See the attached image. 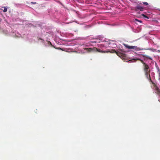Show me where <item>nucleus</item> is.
<instances>
[{"label":"nucleus","mask_w":160,"mask_h":160,"mask_svg":"<svg viewBox=\"0 0 160 160\" xmlns=\"http://www.w3.org/2000/svg\"><path fill=\"white\" fill-rule=\"evenodd\" d=\"M143 69L146 78L148 80L149 82H152L153 84L154 87V90L156 91L155 93L158 94L160 96V90L157 85L153 82L151 79L150 74V70L148 65H145V66H143Z\"/></svg>","instance_id":"nucleus-1"},{"label":"nucleus","mask_w":160,"mask_h":160,"mask_svg":"<svg viewBox=\"0 0 160 160\" xmlns=\"http://www.w3.org/2000/svg\"><path fill=\"white\" fill-rule=\"evenodd\" d=\"M84 50H86L87 52H91L93 51H96L99 52H109L108 51H102L99 49H98L95 47H94L93 48H85Z\"/></svg>","instance_id":"nucleus-2"},{"label":"nucleus","mask_w":160,"mask_h":160,"mask_svg":"<svg viewBox=\"0 0 160 160\" xmlns=\"http://www.w3.org/2000/svg\"><path fill=\"white\" fill-rule=\"evenodd\" d=\"M124 45L125 47L129 49H134L137 51L142 50L144 49L142 48H140L136 46H131L125 44H124Z\"/></svg>","instance_id":"nucleus-3"},{"label":"nucleus","mask_w":160,"mask_h":160,"mask_svg":"<svg viewBox=\"0 0 160 160\" xmlns=\"http://www.w3.org/2000/svg\"><path fill=\"white\" fill-rule=\"evenodd\" d=\"M116 54L121 58H123L124 57H125V54L122 53L118 51H117L116 52Z\"/></svg>","instance_id":"nucleus-4"},{"label":"nucleus","mask_w":160,"mask_h":160,"mask_svg":"<svg viewBox=\"0 0 160 160\" xmlns=\"http://www.w3.org/2000/svg\"><path fill=\"white\" fill-rule=\"evenodd\" d=\"M143 57H144V60H145L146 59H148L150 60H152V58L146 55H143Z\"/></svg>","instance_id":"nucleus-5"},{"label":"nucleus","mask_w":160,"mask_h":160,"mask_svg":"<svg viewBox=\"0 0 160 160\" xmlns=\"http://www.w3.org/2000/svg\"><path fill=\"white\" fill-rule=\"evenodd\" d=\"M136 8L138 10H139L140 11H143L144 9V8L143 7L140 6L139 5L138 6L136 7Z\"/></svg>","instance_id":"nucleus-6"},{"label":"nucleus","mask_w":160,"mask_h":160,"mask_svg":"<svg viewBox=\"0 0 160 160\" xmlns=\"http://www.w3.org/2000/svg\"><path fill=\"white\" fill-rule=\"evenodd\" d=\"M137 60H139L143 64V66H145V65H147V64L146 63H145V62L143 61V60H141V59H139V58H138V59Z\"/></svg>","instance_id":"nucleus-7"},{"label":"nucleus","mask_w":160,"mask_h":160,"mask_svg":"<svg viewBox=\"0 0 160 160\" xmlns=\"http://www.w3.org/2000/svg\"><path fill=\"white\" fill-rule=\"evenodd\" d=\"M108 51L109 52H110L112 53H116V52H117L114 49L112 50L111 52H110L109 51Z\"/></svg>","instance_id":"nucleus-8"},{"label":"nucleus","mask_w":160,"mask_h":160,"mask_svg":"<svg viewBox=\"0 0 160 160\" xmlns=\"http://www.w3.org/2000/svg\"><path fill=\"white\" fill-rule=\"evenodd\" d=\"M143 17H144L145 18H148V17L146 16V15H145L144 14H142V15Z\"/></svg>","instance_id":"nucleus-9"},{"label":"nucleus","mask_w":160,"mask_h":160,"mask_svg":"<svg viewBox=\"0 0 160 160\" xmlns=\"http://www.w3.org/2000/svg\"><path fill=\"white\" fill-rule=\"evenodd\" d=\"M143 3L144 4L146 5H148V3L147 2H143Z\"/></svg>","instance_id":"nucleus-10"},{"label":"nucleus","mask_w":160,"mask_h":160,"mask_svg":"<svg viewBox=\"0 0 160 160\" xmlns=\"http://www.w3.org/2000/svg\"><path fill=\"white\" fill-rule=\"evenodd\" d=\"M7 11V8H4L3 10L4 12H6Z\"/></svg>","instance_id":"nucleus-11"},{"label":"nucleus","mask_w":160,"mask_h":160,"mask_svg":"<svg viewBox=\"0 0 160 160\" xmlns=\"http://www.w3.org/2000/svg\"><path fill=\"white\" fill-rule=\"evenodd\" d=\"M36 2H31V3L32 4H36Z\"/></svg>","instance_id":"nucleus-12"},{"label":"nucleus","mask_w":160,"mask_h":160,"mask_svg":"<svg viewBox=\"0 0 160 160\" xmlns=\"http://www.w3.org/2000/svg\"><path fill=\"white\" fill-rule=\"evenodd\" d=\"M135 20H136V21H138V22H141V21L139 20H138L137 19H135Z\"/></svg>","instance_id":"nucleus-13"},{"label":"nucleus","mask_w":160,"mask_h":160,"mask_svg":"<svg viewBox=\"0 0 160 160\" xmlns=\"http://www.w3.org/2000/svg\"><path fill=\"white\" fill-rule=\"evenodd\" d=\"M58 49H60V50H62V49H61V48H58Z\"/></svg>","instance_id":"nucleus-14"},{"label":"nucleus","mask_w":160,"mask_h":160,"mask_svg":"<svg viewBox=\"0 0 160 160\" xmlns=\"http://www.w3.org/2000/svg\"><path fill=\"white\" fill-rule=\"evenodd\" d=\"M157 94L160 97V96H159L158 94ZM158 101L160 102V100H158Z\"/></svg>","instance_id":"nucleus-15"}]
</instances>
